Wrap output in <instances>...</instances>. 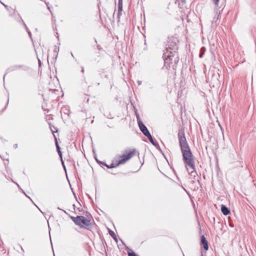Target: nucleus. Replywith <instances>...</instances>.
<instances>
[{
  "label": "nucleus",
  "instance_id": "obj_4",
  "mask_svg": "<svg viewBox=\"0 0 256 256\" xmlns=\"http://www.w3.org/2000/svg\"><path fill=\"white\" fill-rule=\"evenodd\" d=\"M136 118H137V121H138V126H139L140 129L141 130V132L146 136L150 135V132H149V131L148 130V128L145 126V125L142 122L140 118V116H137Z\"/></svg>",
  "mask_w": 256,
  "mask_h": 256
},
{
  "label": "nucleus",
  "instance_id": "obj_10",
  "mask_svg": "<svg viewBox=\"0 0 256 256\" xmlns=\"http://www.w3.org/2000/svg\"><path fill=\"white\" fill-rule=\"evenodd\" d=\"M122 4L118 3V11L119 14L122 10Z\"/></svg>",
  "mask_w": 256,
  "mask_h": 256
},
{
  "label": "nucleus",
  "instance_id": "obj_21",
  "mask_svg": "<svg viewBox=\"0 0 256 256\" xmlns=\"http://www.w3.org/2000/svg\"><path fill=\"white\" fill-rule=\"evenodd\" d=\"M96 161L99 164H100V162H102L101 161H100L98 160V159L96 158Z\"/></svg>",
  "mask_w": 256,
  "mask_h": 256
},
{
  "label": "nucleus",
  "instance_id": "obj_19",
  "mask_svg": "<svg viewBox=\"0 0 256 256\" xmlns=\"http://www.w3.org/2000/svg\"><path fill=\"white\" fill-rule=\"evenodd\" d=\"M15 68L14 69H16V68H21V66H14Z\"/></svg>",
  "mask_w": 256,
  "mask_h": 256
},
{
  "label": "nucleus",
  "instance_id": "obj_29",
  "mask_svg": "<svg viewBox=\"0 0 256 256\" xmlns=\"http://www.w3.org/2000/svg\"><path fill=\"white\" fill-rule=\"evenodd\" d=\"M50 129H51V130H52V132H53V133L54 132L53 130H52L51 128H50Z\"/></svg>",
  "mask_w": 256,
  "mask_h": 256
},
{
  "label": "nucleus",
  "instance_id": "obj_22",
  "mask_svg": "<svg viewBox=\"0 0 256 256\" xmlns=\"http://www.w3.org/2000/svg\"><path fill=\"white\" fill-rule=\"evenodd\" d=\"M118 3L122 4V0H118Z\"/></svg>",
  "mask_w": 256,
  "mask_h": 256
},
{
  "label": "nucleus",
  "instance_id": "obj_26",
  "mask_svg": "<svg viewBox=\"0 0 256 256\" xmlns=\"http://www.w3.org/2000/svg\"><path fill=\"white\" fill-rule=\"evenodd\" d=\"M54 51L56 52H57L56 48V47L55 48V50H54Z\"/></svg>",
  "mask_w": 256,
  "mask_h": 256
},
{
  "label": "nucleus",
  "instance_id": "obj_12",
  "mask_svg": "<svg viewBox=\"0 0 256 256\" xmlns=\"http://www.w3.org/2000/svg\"><path fill=\"white\" fill-rule=\"evenodd\" d=\"M104 114L108 118H111V114L110 113H108L106 112H104Z\"/></svg>",
  "mask_w": 256,
  "mask_h": 256
},
{
  "label": "nucleus",
  "instance_id": "obj_20",
  "mask_svg": "<svg viewBox=\"0 0 256 256\" xmlns=\"http://www.w3.org/2000/svg\"><path fill=\"white\" fill-rule=\"evenodd\" d=\"M14 147L15 148H18V144H14Z\"/></svg>",
  "mask_w": 256,
  "mask_h": 256
},
{
  "label": "nucleus",
  "instance_id": "obj_17",
  "mask_svg": "<svg viewBox=\"0 0 256 256\" xmlns=\"http://www.w3.org/2000/svg\"><path fill=\"white\" fill-rule=\"evenodd\" d=\"M108 230L109 234H110V236H112V230H111L110 228H108Z\"/></svg>",
  "mask_w": 256,
  "mask_h": 256
},
{
  "label": "nucleus",
  "instance_id": "obj_8",
  "mask_svg": "<svg viewBox=\"0 0 256 256\" xmlns=\"http://www.w3.org/2000/svg\"><path fill=\"white\" fill-rule=\"evenodd\" d=\"M100 164L106 166L108 168H112V162L111 164H107L104 162H100Z\"/></svg>",
  "mask_w": 256,
  "mask_h": 256
},
{
  "label": "nucleus",
  "instance_id": "obj_16",
  "mask_svg": "<svg viewBox=\"0 0 256 256\" xmlns=\"http://www.w3.org/2000/svg\"><path fill=\"white\" fill-rule=\"evenodd\" d=\"M56 149H57V150L58 152V151H60V147L59 146L58 144V142L57 141H56Z\"/></svg>",
  "mask_w": 256,
  "mask_h": 256
},
{
  "label": "nucleus",
  "instance_id": "obj_6",
  "mask_svg": "<svg viewBox=\"0 0 256 256\" xmlns=\"http://www.w3.org/2000/svg\"><path fill=\"white\" fill-rule=\"evenodd\" d=\"M221 210L222 214L225 216H226L230 213V210L226 206L223 204L222 205Z\"/></svg>",
  "mask_w": 256,
  "mask_h": 256
},
{
  "label": "nucleus",
  "instance_id": "obj_24",
  "mask_svg": "<svg viewBox=\"0 0 256 256\" xmlns=\"http://www.w3.org/2000/svg\"><path fill=\"white\" fill-rule=\"evenodd\" d=\"M38 64H39L40 66L41 65V62H40V60H38Z\"/></svg>",
  "mask_w": 256,
  "mask_h": 256
},
{
  "label": "nucleus",
  "instance_id": "obj_11",
  "mask_svg": "<svg viewBox=\"0 0 256 256\" xmlns=\"http://www.w3.org/2000/svg\"><path fill=\"white\" fill-rule=\"evenodd\" d=\"M22 22H23V23H24V27H25V28L26 29V31L28 32V35H29L30 37L31 38H32V34H31V32H30L28 30V28H27V26H26V24H25V23L22 20Z\"/></svg>",
  "mask_w": 256,
  "mask_h": 256
},
{
  "label": "nucleus",
  "instance_id": "obj_27",
  "mask_svg": "<svg viewBox=\"0 0 256 256\" xmlns=\"http://www.w3.org/2000/svg\"><path fill=\"white\" fill-rule=\"evenodd\" d=\"M219 124V126H220V128L221 130H222V127L220 125V124Z\"/></svg>",
  "mask_w": 256,
  "mask_h": 256
},
{
  "label": "nucleus",
  "instance_id": "obj_7",
  "mask_svg": "<svg viewBox=\"0 0 256 256\" xmlns=\"http://www.w3.org/2000/svg\"><path fill=\"white\" fill-rule=\"evenodd\" d=\"M148 139L150 141V142L154 145V146H156L158 144L157 142H155L152 137V136H151V134H150V135H148V136H146Z\"/></svg>",
  "mask_w": 256,
  "mask_h": 256
},
{
  "label": "nucleus",
  "instance_id": "obj_13",
  "mask_svg": "<svg viewBox=\"0 0 256 256\" xmlns=\"http://www.w3.org/2000/svg\"><path fill=\"white\" fill-rule=\"evenodd\" d=\"M128 256H138L134 252H128Z\"/></svg>",
  "mask_w": 256,
  "mask_h": 256
},
{
  "label": "nucleus",
  "instance_id": "obj_18",
  "mask_svg": "<svg viewBox=\"0 0 256 256\" xmlns=\"http://www.w3.org/2000/svg\"><path fill=\"white\" fill-rule=\"evenodd\" d=\"M58 153L59 156L62 158V154L61 151L60 150V151H58Z\"/></svg>",
  "mask_w": 256,
  "mask_h": 256
},
{
  "label": "nucleus",
  "instance_id": "obj_2",
  "mask_svg": "<svg viewBox=\"0 0 256 256\" xmlns=\"http://www.w3.org/2000/svg\"><path fill=\"white\" fill-rule=\"evenodd\" d=\"M136 154V150L134 149L132 150H128L124 151L122 156H118L115 158L113 161V168L118 166L120 164H125Z\"/></svg>",
  "mask_w": 256,
  "mask_h": 256
},
{
  "label": "nucleus",
  "instance_id": "obj_1",
  "mask_svg": "<svg viewBox=\"0 0 256 256\" xmlns=\"http://www.w3.org/2000/svg\"><path fill=\"white\" fill-rule=\"evenodd\" d=\"M178 138L183 160L186 166H188L192 170L190 172L191 176H195L196 172L195 170L194 162L193 156L185 137L184 132L183 130L178 131Z\"/></svg>",
  "mask_w": 256,
  "mask_h": 256
},
{
  "label": "nucleus",
  "instance_id": "obj_3",
  "mask_svg": "<svg viewBox=\"0 0 256 256\" xmlns=\"http://www.w3.org/2000/svg\"><path fill=\"white\" fill-rule=\"evenodd\" d=\"M74 222L80 227H84L88 226L90 224V221L88 220L84 216H77L76 217H72Z\"/></svg>",
  "mask_w": 256,
  "mask_h": 256
},
{
  "label": "nucleus",
  "instance_id": "obj_28",
  "mask_svg": "<svg viewBox=\"0 0 256 256\" xmlns=\"http://www.w3.org/2000/svg\"><path fill=\"white\" fill-rule=\"evenodd\" d=\"M3 5L4 6L5 8H7L8 6L6 5H5L4 4H3Z\"/></svg>",
  "mask_w": 256,
  "mask_h": 256
},
{
  "label": "nucleus",
  "instance_id": "obj_23",
  "mask_svg": "<svg viewBox=\"0 0 256 256\" xmlns=\"http://www.w3.org/2000/svg\"><path fill=\"white\" fill-rule=\"evenodd\" d=\"M82 73H84V68H83V67H82Z\"/></svg>",
  "mask_w": 256,
  "mask_h": 256
},
{
  "label": "nucleus",
  "instance_id": "obj_15",
  "mask_svg": "<svg viewBox=\"0 0 256 256\" xmlns=\"http://www.w3.org/2000/svg\"><path fill=\"white\" fill-rule=\"evenodd\" d=\"M112 236H113V239L116 241V243H118V239H117V238H116V236H115V234H114V232H113Z\"/></svg>",
  "mask_w": 256,
  "mask_h": 256
},
{
  "label": "nucleus",
  "instance_id": "obj_14",
  "mask_svg": "<svg viewBox=\"0 0 256 256\" xmlns=\"http://www.w3.org/2000/svg\"><path fill=\"white\" fill-rule=\"evenodd\" d=\"M219 0H213L216 6H218Z\"/></svg>",
  "mask_w": 256,
  "mask_h": 256
},
{
  "label": "nucleus",
  "instance_id": "obj_5",
  "mask_svg": "<svg viewBox=\"0 0 256 256\" xmlns=\"http://www.w3.org/2000/svg\"><path fill=\"white\" fill-rule=\"evenodd\" d=\"M201 243L202 244L204 249L206 250H208V243L207 240H206V238L204 237V235L202 236L201 237Z\"/></svg>",
  "mask_w": 256,
  "mask_h": 256
},
{
  "label": "nucleus",
  "instance_id": "obj_25",
  "mask_svg": "<svg viewBox=\"0 0 256 256\" xmlns=\"http://www.w3.org/2000/svg\"><path fill=\"white\" fill-rule=\"evenodd\" d=\"M12 181L14 184H16L18 188H20L19 185H18L17 183H16V182H14L13 180H12Z\"/></svg>",
  "mask_w": 256,
  "mask_h": 256
},
{
  "label": "nucleus",
  "instance_id": "obj_9",
  "mask_svg": "<svg viewBox=\"0 0 256 256\" xmlns=\"http://www.w3.org/2000/svg\"><path fill=\"white\" fill-rule=\"evenodd\" d=\"M206 51V48L204 47H202V48H201L200 49V53L199 55V57L200 58H202L203 56V54H204V52Z\"/></svg>",
  "mask_w": 256,
  "mask_h": 256
}]
</instances>
